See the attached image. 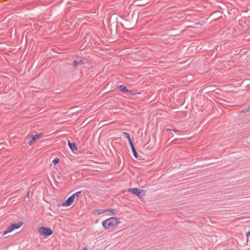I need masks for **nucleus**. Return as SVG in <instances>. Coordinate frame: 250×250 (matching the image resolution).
<instances>
[{
    "label": "nucleus",
    "instance_id": "nucleus-1",
    "mask_svg": "<svg viewBox=\"0 0 250 250\" xmlns=\"http://www.w3.org/2000/svg\"><path fill=\"white\" fill-rule=\"evenodd\" d=\"M120 223L119 219L112 217L104 220L102 225L104 229H108L116 228Z\"/></svg>",
    "mask_w": 250,
    "mask_h": 250
},
{
    "label": "nucleus",
    "instance_id": "nucleus-2",
    "mask_svg": "<svg viewBox=\"0 0 250 250\" xmlns=\"http://www.w3.org/2000/svg\"><path fill=\"white\" fill-rule=\"evenodd\" d=\"M81 191H77L68 197L67 200L62 204V207H68L73 205L78 200Z\"/></svg>",
    "mask_w": 250,
    "mask_h": 250
},
{
    "label": "nucleus",
    "instance_id": "nucleus-3",
    "mask_svg": "<svg viewBox=\"0 0 250 250\" xmlns=\"http://www.w3.org/2000/svg\"><path fill=\"white\" fill-rule=\"evenodd\" d=\"M37 231L40 236L44 238H47L53 234L52 230L50 228L45 227H38Z\"/></svg>",
    "mask_w": 250,
    "mask_h": 250
},
{
    "label": "nucleus",
    "instance_id": "nucleus-4",
    "mask_svg": "<svg viewBox=\"0 0 250 250\" xmlns=\"http://www.w3.org/2000/svg\"><path fill=\"white\" fill-rule=\"evenodd\" d=\"M23 224L22 222H19L16 224H11L3 232L2 235H5L7 233L12 232L15 229H20Z\"/></svg>",
    "mask_w": 250,
    "mask_h": 250
},
{
    "label": "nucleus",
    "instance_id": "nucleus-5",
    "mask_svg": "<svg viewBox=\"0 0 250 250\" xmlns=\"http://www.w3.org/2000/svg\"><path fill=\"white\" fill-rule=\"evenodd\" d=\"M42 133H39L35 135L26 136V138L27 140H28L27 144L29 146H31L36 140L42 138Z\"/></svg>",
    "mask_w": 250,
    "mask_h": 250
},
{
    "label": "nucleus",
    "instance_id": "nucleus-6",
    "mask_svg": "<svg viewBox=\"0 0 250 250\" xmlns=\"http://www.w3.org/2000/svg\"><path fill=\"white\" fill-rule=\"evenodd\" d=\"M128 191L135 195H136L140 198H143V197L146 195L145 191L139 189L137 188H130L128 190Z\"/></svg>",
    "mask_w": 250,
    "mask_h": 250
},
{
    "label": "nucleus",
    "instance_id": "nucleus-7",
    "mask_svg": "<svg viewBox=\"0 0 250 250\" xmlns=\"http://www.w3.org/2000/svg\"><path fill=\"white\" fill-rule=\"evenodd\" d=\"M105 212H106V210H105V209H95L92 211V214L93 215H95V216H97V215H100L101 214H103Z\"/></svg>",
    "mask_w": 250,
    "mask_h": 250
},
{
    "label": "nucleus",
    "instance_id": "nucleus-8",
    "mask_svg": "<svg viewBox=\"0 0 250 250\" xmlns=\"http://www.w3.org/2000/svg\"><path fill=\"white\" fill-rule=\"evenodd\" d=\"M130 145L132 151L133 152L134 156L136 158H138V154H137V152L136 151V149H135V147H134V146L133 145V144L131 143V144H130Z\"/></svg>",
    "mask_w": 250,
    "mask_h": 250
},
{
    "label": "nucleus",
    "instance_id": "nucleus-9",
    "mask_svg": "<svg viewBox=\"0 0 250 250\" xmlns=\"http://www.w3.org/2000/svg\"><path fill=\"white\" fill-rule=\"evenodd\" d=\"M68 145L72 151H73L77 149L76 145L74 143H71L69 140H68Z\"/></svg>",
    "mask_w": 250,
    "mask_h": 250
},
{
    "label": "nucleus",
    "instance_id": "nucleus-10",
    "mask_svg": "<svg viewBox=\"0 0 250 250\" xmlns=\"http://www.w3.org/2000/svg\"><path fill=\"white\" fill-rule=\"evenodd\" d=\"M105 210H106V212H110L112 214H116L118 212L116 208L106 209Z\"/></svg>",
    "mask_w": 250,
    "mask_h": 250
},
{
    "label": "nucleus",
    "instance_id": "nucleus-11",
    "mask_svg": "<svg viewBox=\"0 0 250 250\" xmlns=\"http://www.w3.org/2000/svg\"><path fill=\"white\" fill-rule=\"evenodd\" d=\"M119 89L123 92H128V90L126 88V87L123 85H120L119 87Z\"/></svg>",
    "mask_w": 250,
    "mask_h": 250
},
{
    "label": "nucleus",
    "instance_id": "nucleus-12",
    "mask_svg": "<svg viewBox=\"0 0 250 250\" xmlns=\"http://www.w3.org/2000/svg\"><path fill=\"white\" fill-rule=\"evenodd\" d=\"M124 134L125 135V137L128 139L130 145L131 144V143H133L128 133L124 132Z\"/></svg>",
    "mask_w": 250,
    "mask_h": 250
},
{
    "label": "nucleus",
    "instance_id": "nucleus-13",
    "mask_svg": "<svg viewBox=\"0 0 250 250\" xmlns=\"http://www.w3.org/2000/svg\"><path fill=\"white\" fill-rule=\"evenodd\" d=\"M59 161H60V160H59V158H54V159L53 160L52 162L53 163V164H54V165H56V164H58V163L59 162Z\"/></svg>",
    "mask_w": 250,
    "mask_h": 250
},
{
    "label": "nucleus",
    "instance_id": "nucleus-14",
    "mask_svg": "<svg viewBox=\"0 0 250 250\" xmlns=\"http://www.w3.org/2000/svg\"><path fill=\"white\" fill-rule=\"evenodd\" d=\"M82 62V61H74V64L75 65V66H77L78 64H79V63H81Z\"/></svg>",
    "mask_w": 250,
    "mask_h": 250
},
{
    "label": "nucleus",
    "instance_id": "nucleus-15",
    "mask_svg": "<svg viewBox=\"0 0 250 250\" xmlns=\"http://www.w3.org/2000/svg\"><path fill=\"white\" fill-rule=\"evenodd\" d=\"M246 236H247V241H248V237H249V236H250V231H249L247 232V233H246Z\"/></svg>",
    "mask_w": 250,
    "mask_h": 250
},
{
    "label": "nucleus",
    "instance_id": "nucleus-16",
    "mask_svg": "<svg viewBox=\"0 0 250 250\" xmlns=\"http://www.w3.org/2000/svg\"><path fill=\"white\" fill-rule=\"evenodd\" d=\"M130 95H134V93L133 92V91L128 90L127 92Z\"/></svg>",
    "mask_w": 250,
    "mask_h": 250
},
{
    "label": "nucleus",
    "instance_id": "nucleus-17",
    "mask_svg": "<svg viewBox=\"0 0 250 250\" xmlns=\"http://www.w3.org/2000/svg\"><path fill=\"white\" fill-rule=\"evenodd\" d=\"M27 197H29V191H28V192H27Z\"/></svg>",
    "mask_w": 250,
    "mask_h": 250
},
{
    "label": "nucleus",
    "instance_id": "nucleus-18",
    "mask_svg": "<svg viewBox=\"0 0 250 250\" xmlns=\"http://www.w3.org/2000/svg\"><path fill=\"white\" fill-rule=\"evenodd\" d=\"M173 131H174V132H175V133H176L177 132H178V131H177V130H173Z\"/></svg>",
    "mask_w": 250,
    "mask_h": 250
},
{
    "label": "nucleus",
    "instance_id": "nucleus-19",
    "mask_svg": "<svg viewBox=\"0 0 250 250\" xmlns=\"http://www.w3.org/2000/svg\"><path fill=\"white\" fill-rule=\"evenodd\" d=\"M249 110H250V106L249 107Z\"/></svg>",
    "mask_w": 250,
    "mask_h": 250
}]
</instances>
